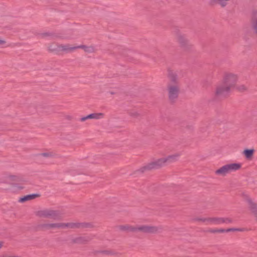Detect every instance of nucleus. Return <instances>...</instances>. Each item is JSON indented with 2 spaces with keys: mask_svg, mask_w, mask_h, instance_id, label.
Returning a JSON list of instances; mask_svg holds the SVG:
<instances>
[{
  "mask_svg": "<svg viewBox=\"0 0 257 257\" xmlns=\"http://www.w3.org/2000/svg\"><path fill=\"white\" fill-rule=\"evenodd\" d=\"M238 79L237 74L230 71L224 72L220 83L215 87L214 98L217 99L227 97L231 91L235 90Z\"/></svg>",
  "mask_w": 257,
  "mask_h": 257,
  "instance_id": "nucleus-1",
  "label": "nucleus"
},
{
  "mask_svg": "<svg viewBox=\"0 0 257 257\" xmlns=\"http://www.w3.org/2000/svg\"><path fill=\"white\" fill-rule=\"evenodd\" d=\"M167 78L166 91L167 99L170 104H174L180 93V78L177 71L170 68L167 69Z\"/></svg>",
  "mask_w": 257,
  "mask_h": 257,
  "instance_id": "nucleus-2",
  "label": "nucleus"
},
{
  "mask_svg": "<svg viewBox=\"0 0 257 257\" xmlns=\"http://www.w3.org/2000/svg\"><path fill=\"white\" fill-rule=\"evenodd\" d=\"M94 225L92 222H46L39 223L37 226V229L41 231H49L56 229H84L92 228Z\"/></svg>",
  "mask_w": 257,
  "mask_h": 257,
  "instance_id": "nucleus-3",
  "label": "nucleus"
},
{
  "mask_svg": "<svg viewBox=\"0 0 257 257\" xmlns=\"http://www.w3.org/2000/svg\"><path fill=\"white\" fill-rule=\"evenodd\" d=\"M192 220L195 222L204 223L206 224H230L233 222V219L230 217L197 216L193 218Z\"/></svg>",
  "mask_w": 257,
  "mask_h": 257,
  "instance_id": "nucleus-4",
  "label": "nucleus"
},
{
  "mask_svg": "<svg viewBox=\"0 0 257 257\" xmlns=\"http://www.w3.org/2000/svg\"><path fill=\"white\" fill-rule=\"evenodd\" d=\"M165 166V164L163 158H160L153 161H151L140 167L136 172L143 174L148 171L161 169Z\"/></svg>",
  "mask_w": 257,
  "mask_h": 257,
  "instance_id": "nucleus-5",
  "label": "nucleus"
},
{
  "mask_svg": "<svg viewBox=\"0 0 257 257\" xmlns=\"http://www.w3.org/2000/svg\"><path fill=\"white\" fill-rule=\"evenodd\" d=\"M35 215L41 218H49L54 220L61 219L62 214L60 211L51 209H44L37 211Z\"/></svg>",
  "mask_w": 257,
  "mask_h": 257,
  "instance_id": "nucleus-6",
  "label": "nucleus"
},
{
  "mask_svg": "<svg viewBox=\"0 0 257 257\" xmlns=\"http://www.w3.org/2000/svg\"><path fill=\"white\" fill-rule=\"evenodd\" d=\"M175 39L180 47L183 50L188 51L191 49L192 45L190 43L186 36L179 30L175 32Z\"/></svg>",
  "mask_w": 257,
  "mask_h": 257,
  "instance_id": "nucleus-7",
  "label": "nucleus"
},
{
  "mask_svg": "<svg viewBox=\"0 0 257 257\" xmlns=\"http://www.w3.org/2000/svg\"><path fill=\"white\" fill-rule=\"evenodd\" d=\"M241 167V165L240 163L226 164L216 170L215 173L216 175L225 176L228 173L239 170Z\"/></svg>",
  "mask_w": 257,
  "mask_h": 257,
  "instance_id": "nucleus-8",
  "label": "nucleus"
},
{
  "mask_svg": "<svg viewBox=\"0 0 257 257\" xmlns=\"http://www.w3.org/2000/svg\"><path fill=\"white\" fill-rule=\"evenodd\" d=\"M161 226L148 224L137 225V233L141 232L146 234H157L162 231Z\"/></svg>",
  "mask_w": 257,
  "mask_h": 257,
  "instance_id": "nucleus-9",
  "label": "nucleus"
},
{
  "mask_svg": "<svg viewBox=\"0 0 257 257\" xmlns=\"http://www.w3.org/2000/svg\"><path fill=\"white\" fill-rule=\"evenodd\" d=\"M247 230L245 228H230L227 229L223 228H209L205 231L207 233H225L231 231H245Z\"/></svg>",
  "mask_w": 257,
  "mask_h": 257,
  "instance_id": "nucleus-10",
  "label": "nucleus"
},
{
  "mask_svg": "<svg viewBox=\"0 0 257 257\" xmlns=\"http://www.w3.org/2000/svg\"><path fill=\"white\" fill-rule=\"evenodd\" d=\"M90 240L88 236H79L71 239V242L72 244H86Z\"/></svg>",
  "mask_w": 257,
  "mask_h": 257,
  "instance_id": "nucleus-11",
  "label": "nucleus"
},
{
  "mask_svg": "<svg viewBox=\"0 0 257 257\" xmlns=\"http://www.w3.org/2000/svg\"><path fill=\"white\" fill-rule=\"evenodd\" d=\"M250 24L254 33L257 36V10H253L252 12Z\"/></svg>",
  "mask_w": 257,
  "mask_h": 257,
  "instance_id": "nucleus-12",
  "label": "nucleus"
},
{
  "mask_svg": "<svg viewBox=\"0 0 257 257\" xmlns=\"http://www.w3.org/2000/svg\"><path fill=\"white\" fill-rule=\"evenodd\" d=\"M77 49L76 46H72L71 45L67 44H60L59 45V53L65 52V53H70Z\"/></svg>",
  "mask_w": 257,
  "mask_h": 257,
  "instance_id": "nucleus-13",
  "label": "nucleus"
},
{
  "mask_svg": "<svg viewBox=\"0 0 257 257\" xmlns=\"http://www.w3.org/2000/svg\"><path fill=\"white\" fill-rule=\"evenodd\" d=\"M117 228L121 231L137 233V225L133 226L129 224L120 225L117 226Z\"/></svg>",
  "mask_w": 257,
  "mask_h": 257,
  "instance_id": "nucleus-14",
  "label": "nucleus"
},
{
  "mask_svg": "<svg viewBox=\"0 0 257 257\" xmlns=\"http://www.w3.org/2000/svg\"><path fill=\"white\" fill-rule=\"evenodd\" d=\"M247 202L249 210L254 215L257 221V204L250 199H248Z\"/></svg>",
  "mask_w": 257,
  "mask_h": 257,
  "instance_id": "nucleus-15",
  "label": "nucleus"
},
{
  "mask_svg": "<svg viewBox=\"0 0 257 257\" xmlns=\"http://www.w3.org/2000/svg\"><path fill=\"white\" fill-rule=\"evenodd\" d=\"M180 154L179 153H175L172 155H170L166 157H163L165 165L167 163H172L176 162Z\"/></svg>",
  "mask_w": 257,
  "mask_h": 257,
  "instance_id": "nucleus-16",
  "label": "nucleus"
},
{
  "mask_svg": "<svg viewBox=\"0 0 257 257\" xmlns=\"http://www.w3.org/2000/svg\"><path fill=\"white\" fill-rule=\"evenodd\" d=\"M77 49H82L84 51L87 53H94L96 52V49L93 45L87 46L85 45H80L77 46Z\"/></svg>",
  "mask_w": 257,
  "mask_h": 257,
  "instance_id": "nucleus-17",
  "label": "nucleus"
},
{
  "mask_svg": "<svg viewBox=\"0 0 257 257\" xmlns=\"http://www.w3.org/2000/svg\"><path fill=\"white\" fill-rule=\"evenodd\" d=\"M40 196V194L37 193L27 195L26 196H24L20 198L19 199V202L21 203H23L27 201L35 199V198H38Z\"/></svg>",
  "mask_w": 257,
  "mask_h": 257,
  "instance_id": "nucleus-18",
  "label": "nucleus"
},
{
  "mask_svg": "<svg viewBox=\"0 0 257 257\" xmlns=\"http://www.w3.org/2000/svg\"><path fill=\"white\" fill-rule=\"evenodd\" d=\"M59 45L55 43H50L48 47V50L50 53H55L56 54L59 53Z\"/></svg>",
  "mask_w": 257,
  "mask_h": 257,
  "instance_id": "nucleus-19",
  "label": "nucleus"
},
{
  "mask_svg": "<svg viewBox=\"0 0 257 257\" xmlns=\"http://www.w3.org/2000/svg\"><path fill=\"white\" fill-rule=\"evenodd\" d=\"M9 179L12 181L15 182H23L24 181V179L22 177L19 175H10L8 177Z\"/></svg>",
  "mask_w": 257,
  "mask_h": 257,
  "instance_id": "nucleus-20",
  "label": "nucleus"
},
{
  "mask_svg": "<svg viewBox=\"0 0 257 257\" xmlns=\"http://www.w3.org/2000/svg\"><path fill=\"white\" fill-rule=\"evenodd\" d=\"M214 2L221 8H225L231 0H214Z\"/></svg>",
  "mask_w": 257,
  "mask_h": 257,
  "instance_id": "nucleus-21",
  "label": "nucleus"
},
{
  "mask_svg": "<svg viewBox=\"0 0 257 257\" xmlns=\"http://www.w3.org/2000/svg\"><path fill=\"white\" fill-rule=\"evenodd\" d=\"M236 87L235 90H237L239 92H245L248 90V87L244 84L237 85L236 83Z\"/></svg>",
  "mask_w": 257,
  "mask_h": 257,
  "instance_id": "nucleus-22",
  "label": "nucleus"
},
{
  "mask_svg": "<svg viewBox=\"0 0 257 257\" xmlns=\"http://www.w3.org/2000/svg\"><path fill=\"white\" fill-rule=\"evenodd\" d=\"M254 152V149H246L244 150L243 154L246 158L249 159L253 156Z\"/></svg>",
  "mask_w": 257,
  "mask_h": 257,
  "instance_id": "nucleus-23",
  "label": "nucleus"
},
{
  "mask_svg": "<svg viewBox=\"0 0 257 257\" xmlns=\"http://www.w3.org/2000/svg\"><path fill=\"white\" fill-rule=\"evenodd\" d=\"M128 114L130 116L134 118H138L141 116V114L136 110H131Z\"/></svg>",
  "mask_w": 257,
  "mask_h": 257,
  "instance_id": "nucleus-24",
  "label": "nucleus"
},
{
  "mask_svg": "<svg viewBox=\"0 0 257 257\" xmlns=\"http://www.w3.org/2000/svg\"><path fill=\"white\" fill-rule=\"evenodd\" d=\"M92 119H99L102 118L104 114L103 113L100 112V113H92Z\"/></svg>",
  "mask_w": 257,
  "mask_h": 257,
  "instance_id": "nucleus-25",
  "label": "nucleus"
},
{
  "mask_svg": "<svg viewBox=\"0 0 257 257\" xmlns=\"http://www.w3.org/2000/svg\"><path fill=\"white\" fill-rule=\"evenodd\" d=\"M40 36L42 38H45L46 37H54V36H55L54 34L52 33H48V32L41 33V34H40Z\"/></svg>",
  "mask_w": 257,
  "mask_h": 257,
  "instance_id": "nucleus-26",
  "label": "nucleus"
},
{
  "mask_svg": "<svg viewBox=\"0 0 257 257\" xmlns=\"http://www.w3.org/2000/svg\"><path fill=\"white\" fill-rule=\"evenodd\" d=\"M41 155L44 157H51L53 156L52 153H42Z\"/></svg>",
  "mask_w": 257,
  "mask_h": 257,
  "instance_id": "nucleus-27",
  "label": "nucleus"
},
{
  "mask_svg": "<svg viewBox=\"0 0 257 257\" xmlns=\"http://www.w3.org/2000/svg\"><path fill=\"white\" fill-rule=\"evenodd\" d=\"M64 117H65V119H66L67 120H69V121H71L73 119V116L71 115H66L64 116Z\"/></svg>",
  "mask_w": 257,
  "mask_h": 257,
  "instance_id": "nucleus-28",
  "label": "nucleus"
},
{
  "mask_svg": "<svg viewBox=\"0 0 257 257\" xmlns=\"http://www.w3.org/2000/svg\"><path fill=\"white\" fill-rule=\"evenodd\" d=\"M6 43V41L4 40L0 39V45H4Z\"/></svg>",
  "mask_w": 257,
  "mask_h": 257,
  "instance_id": "nucleus-29",
  "label": "nucleus"
},
{
  "mask_svg": "<svg viewBox=\"0 0 257 257\" xmlns=\"http://www.w3.org/2000/svg\"><path fill=\"white\" fill-rule=\"evenodd\" d=\"M87 119V117H86V116H84V117H81V118H80V120H81V121H84L86 120Z\"/></svg>",
  "mask_w": 257,
  "mask_h": 257,
  "instance_id": "nucleus-30",
  "label": "nucleus"
},
{
  "mask_svg": "<svg viewBox=\"0 0 257 257\" xmlns=\"http://www.w3.org/2000/svg\"><path fill=\"white\" fill-rule=\"evenodd\" d=\"M86 117H87V119H92V113L86 116Z\"/></svg>",
  "mask_w": 257,
  "mask_h": 257,
  "instance_id": "nucleus-31",
  "label": "nucleus"
},
{
  "mask_svg": "<svg viewBox=\"0 0 257 257\" xmlns=\"http://www.w3.org/2000/svg\"><path fill=\"white\" fill-rule=\"evenodd\" d=\"M110 93H111V94H114V92H110Z\"/></svg>",
  "mask_w": 257,
  "mask_h": 257,
  "instance_id": "nucleus-32",
  "label": "nucleus"
}]
</instances>
